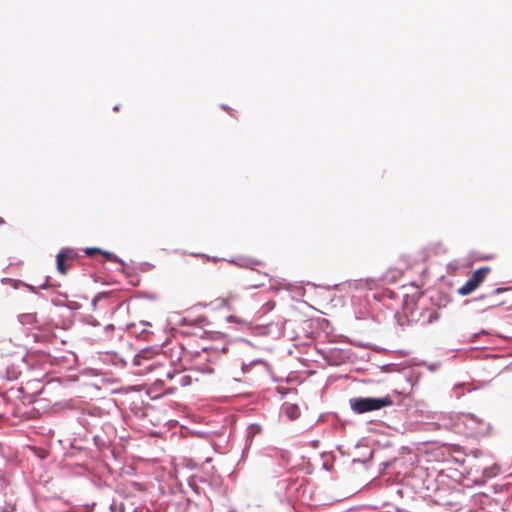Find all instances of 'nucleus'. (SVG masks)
<instances>
[{"label":"nucleus","instance_id":"f257e3e1","mask_svg":"<svg viewBox=\"0 0 512 512\" xmlns=\"http://www.w3.org/2000/svg\"><path fill=\"white\" fill-rule=\"evenodd\" d=\"M393 405L391 396L382 397H353L349 399V406L355 414H365L373 411H379L385 407Z\"/></svg>","mask_w":512,"mask_h":512},{"label":"nucleus","instance_id":"f03ea898","mask_svg":"<svg viewBox=\"0 0 512 512\" xmlns=\"http://www.w3.org/2000/svg\"><path fill=\"white\" fill-rule=\"evenodd\" d=\"M508 290L510 287H497L488 293H484L476 298L467 300L466 303L482 304L478 307L479 312L484 313L490 309L499 307L505 304V300L498 299V296Z\"/></svg>","mask_w":512,"mask_h":512},{"label":"nucleus","instance_id":"7ed1b4c3","mask_svg":"<svg viewBox=\"0 0 512 512\" xmlns=\"http://www.w3.org/2000/svg\"><path fill=\"white\" fill-rule=\"evenodd\" d=\"M490 268L482 266L474 270L468 280L458 288L457 293L461 296H467L474 292L485 280Z\"/></svg>","mask_w":512,"mask_h":512},{"label":"nucleus","instance_id":"20e7f679","mask_svg":"<svg viewBox=\"0 0 512 512\" xmlns=\"http://www.w3.org/2000/svg\"><path fill=\"white\" fill-rule=\"evenodd\" d=\"M18 321L22 325L31 326L38 331H45L48 324L54 325L53 320L40 323L36 313H23L18 315Z\"/></svg>","mask_w":512,"mask_h":512},{"label":"nucleus","instance_id":"39448f33","mask_svg":"<svg viewBox=\"0 0 512 512\" xmlns=\"http://www.w3.org/2000/svg\"><path fill=\"white\" fill-rule=\"evenodd\" d=\"M262 432V427L258 423H251L247 427L246 439H245V447L243 449V454L250 448L253 442V438Z\"/></svg>","mask_w":512,"mask_h":512},{"label":"nucleus","instance_id":"423d86ee","mask_svg":"<svg viewBox=\"0 0 512 512\" xmlns=\"http://www.w3.org/2000/svg\"><path fill=\"white\" fill-rule=\"evenodd\" d=\"M417 304L413 299H410L408 296L404 297L402 311L406 314L408 313L411 317L412 315H418V318L422 315V312L425 310L424 308L420 313H417Z\"/></svg>","mask_w":512,"mask_h":512},{"label":"nucleus","instance_id":"0eeeda50","mask_svg":"<svg viewBox=\"0 0 512 512\" xmlns=\"http://www.w3.org/2000/svg\"><path fill=\"white\" fill-rule=\"evenodd\" d=\"M395 318L398 325L400 326L410 325L418 321V315H412L411 318V316L408 313L405 314L403 311L401 313L397 312L395 314Z\"/></svg>","mask_w":512,"mask_h":512},{"label":"nucleus","instance_id":"6e6552de","mask_svg":"<svg viewBox=\"0 0 512 512\" xmlns=\"http://www.w3.org/2000/svg\"><path fill=\"white\" fill-rule=\"evenodd\" d=\"M58 325L54 323V325H51V324H48L46 326V330L45 331H39L40 333H36L33 335L34 337V340L36 342H39V341H43L45 340L50 334L51 336H53V329L54 328H57Z\"/></svg>","mask_w":512,"mask_h":512},{"label":"nucleus","instance_id":"1a4fd4ad","mask_svg":"<svg viewBox=\"0 0 512 512\" xmlns=\"http://www.w3.org/2000/svg\"><path fill=\"white\" fill-rule=\"evenodd\" d=\"M64 253L65 251H59L56 255V266L57 270L61 274H66L68 271V266L64 262Z\"/></svg>","mask_w":512,"mask_h":512},{"label":"nucleus","instance_id":"9d476101","mask_svg":"<svg viewBox=\"0 0 512 512\" xmlns=\"http://www.w3.org/2000/svg\"><path fill=\"white\" fill-rule=\"evenodd\" d=\"M255 365H263L266 368L268 367V364H267V362L265 360L254 359V360L250 361L249 363H242V365H241V372L243 374H246V373H248L250 371L251 367H253Z\"/></svg>","mask_w":512,"mask_h":512},{"label":"nucleus","instance_id":"9b49d317","mask_svg":"<svg viewBox=\"0 0 512 512\" xmlns=\"http://www.w3.org/2000/svg\"><path fill=\"white\" fill-rule=\"evenodd\" d=\"M28 448L32 454L40 460H45L49 455V451L46 448L38 446H29Z\"/></svg>","mask_w":512,"mask_h":512},{"label":"nucleus","instance_id":"f8f14e48","mask_svg":"<svg viewBox=\"0 0 512 512\" xmlns=\"http://www.w3.org/2000/svg\"><path fill=\"white\" fill-rule=\"evenodd\" d=\"M100 254L103 255V257L105 258L106 261H113V262L119 263L121 265H125L124 260L121 259L120 257H118L113 252L101 249Z\"/></svg>","mask_w":512,"mask_h":512},{"label":"nucleus","instance_id":"ddd939ff","mask_svg":"<svg viewBox=\"0 0 512 512\" xmlns=\"http://www.w3.org/2000/svg\"><path fill=\"white\" fill-rule=\"evenodd\" d=\"M111 293H112V292H110V291H103V292H99V293H97V294L93 297V299H92V301H91V305H92L93 309H96V307H97V303H98L99 301H101V300H103V299H106V298H109V297L111 296Z\"/></svg>","mask_w":512,"mask_h":512},{"label":"nucleus","instance_id":"4468645a","mask_svg":"<svg viewBox=\"0 0 512 512\" xmlns=\"http://www.w3.org/2000/svg\"><path fill=\"white\" fill-rule=\"evenodd\" d=\"M285 413L289 419L294 420L299 416V407L295 404H290L287 406Z\"/></svg>","mask_w":512,"mask_h":512},{"label":"nucleus","instance_id":"2eb2a0df","mask_svg":"<svg viewBox=\"0 0 512 512\" xmlns=\"http://www.w3.org/2000/svg\"><path fill=\"white\" fill-rule=\"evenodd\" d=\"M4 280H8V281H11L13 283V288L14 289H18L20 288L21 286H24L26 288H28L32 293H37L36 292V287L33 286V285H30V284H26L24 283L23 281L21 280H12V279H9V278H5Z\"/></svg>","mask_w":512,"mask_h":512},{"label":"nucleus","instance_id":"dca6fc26","mask_svg":"<svg viewBox=\"0 0 512 512\" xmlns=\"http://www.w3.org/2000/svg\"><path fill=\"white\" fill-rule=\"evenodd\" d=\"M111 512H125V505L122 502L112 501L109 507Z\"/></svg>","mask_w":512,"mask_h":512},{"label":"nucleus","instance_id":"f3484780","mask_svg":"<svg viewBox=\"0 0 512 512\" xmlns=\"http://www.w3.org/2000/svg\"><path fill=\"white\" fill-rule=\"evenodd\" d=\"M60 251H65L64 258L76 259L78 257V252L73 248L65 247Z\"/></svg>","mask_w":512,"mask_h":512},{"label":"nucleus","instance_id":"a211bd4d","mask_svg":"<svg viewBox=\"0 0 512 512\" xmlns=\"http://www.w3.org/2000/svg\"><path fill=\"white\" fill-rule=\"evenodd\" d=\"M138 354L142 357L144 360H148L152 357L153 350L151 347H145L141 349Z\"/></svg>","mask_w":512,"mask_h":512},{"label":"nucleus","instance_id":"6ab92c4d","mask_svg":"<svg viewBox=\"0 0 512 512\" xmlns=\"http://www.w3.org/2000/svg\"><path fill=\"white\" fill-rule=\"evenodd\" d=\"M260 264H261V262L258 260L246 258V259H242V263H240L239 266L252 267L253 265H260Z\"/></svg>","mask_w":512,"mask_h":512},{"label":"nucleus","instance_id":"aec40b11","mask_svg":"<svg viewBox=\"0 0 512 512\" xmlns=\"http://www.w3.org/2000/svg\"><path fill=\"white\" fill-rule=\"evenodd\" d=\"M420 365L427 367L432 372H435L440 368L441 362H434V363H430V364H428L426 362H422V363H420Z\"/></svg>","mask_w":512,"mask_h":512},{"label":"nucleus","instance_id":"412c9836","mask_svg":"<svg viewBox=\"0 0 512 512\" xmlns=\"http://www.w3.org/2000/svg\"><path fill=\"white\" fill-rule=\"evenodd\" d=\"M439 317H440V314L437 311H432L429 313L426 323L432 324V323L438 321Z\"/></svg>","mask_w":512,"mask_h":512},{"label":"nucleus","instance_id":"4be33fe9","mask_svg":"<svg viewBox=\"0 0 512 512\" xmlns=\"http://www.w3.org/2000/svg\"><path fill=\"white\" fill-rule=\"evenodd\" d=\"M480 498H481V504L484 505V506L491 507L492 506V501H494L495 504H497V500H491L489 498V496L486 495V494H483L482 496H480Z\"/></svg>","mask_w":512,"mask_h":512},{"label":"nucleus","instance_id":"5701e85b","mask_svg":"<svg viewBox=\"0 0 512 512\" xmlns=\"http://www.w3.org/2000/svg\"><path fill=\"white\" fill-rule=\"evenodd\" d=\"M101 251V248H98V247H88L84 250V253L86 256L88 257H91L93 256L95 253H100Z\"/></svg>","mask_w":512,"mask_h":512},{"label":"nucleus","instance_id":"b1692460","mask_svg":"<svg viewBox=\"0 0 512 512\" xmlns=\"http://www.w3.org/2000/svg\"><path fill=\"white\" fill-rule=\"evenodd\" d=\"M213 350L215 352H221V353H225L227 351V345H222L221 347H218V346H213V347H204L203 348V351H208V350Z\"/></svg>","mask_w":512,"mask_h":512},{"label":"nucleus","instance_id":"393cba45","mask_svg":"<svg viewBox=\"0 0 512 512\" xmlns=\"http://www.w3.org/2000/svg\"><path fill=\"white\" fill-rule=\"evenodd\" d=\"M191 383V377L190 376H182L180 379V385L181 386H188Z\"/></svg>","mask_w":512,"mask_h":512},{"label":"nucleus","instance_id":"a878e982","mask_svg":"<svg viewBox=\"0 0 512 512\" xmlns=\"http://www.w3.org/2000/svg\"><path fill=\"white\" fill-rule=\"evenodd\" d=\"M226 321L230 323H241L242 320L234 315H229L226 317Z\"/></svg>","mask_w":512,"mask_h":512},{"label":"nucleus","instance_id":"bb28decb","mask_svg":"<svg viewBox=\"0 0 512 512\" xmlns=\"http://www.w3.org/2000/svg\"><path fill=\"white\" fill-rule=\"evenodd\" d=\"M142 357L137 353L133 357V365L134 366H140L142 365Z\"/></svg>","mask_w":512,"mask_h":512},{"label":"nucleus","instance_id":"cd10ccee","mask_svg":"<svg viewBox=\"0 0 512 512\" xmlns=\"http://www.w3.org/2000/svg\"><path fill=\"white\" fill-rule=\"evenodd\" d=\"M194 508L195 509L198 508V504L193 502V501H191V500H188L187 501V511L186 512H190Z\"/></svg>","mask_w":512,"mask_h":512},{"label":"nucleus","instance_id":"c85d7f7f","mask_svg":"<svg viewBox=\"0 0 512 512\" xmlns=\"http://www.w3.org/2000/svg\"><path fill=\"white\" fill-rule=\"evenodd\" d=\"M392 366H393L392 363L384 364V365L381 366V371L385 372V373L390 372Z\"/></svg>","mask_w":512,"mask_h":512},{"label":"nucleus","instance_id":"c756f323","mask_svg":"<svg viewBox=\"0 0 512 512\" xmlns=\"http://www.w3.org/2000/svg\"><path fill=\"white\" fill-rule=\"evenodd\" d=\"M50 287L49 284V276L46 277V280L39 286L40 289H47Z\"/></svg>","mask_w":512,"mask_h":512},{"label":"nucleus","instance_id":"7c9ffc66","mask_svg":"<svg viewBox=\"0 0 512 512\" xmlns=\"http://www.w3.org/2000/svg\"><path fill=\"white\" fill-rule=\"evenodd\" d=\"M467 418H469L470 420H472V421H474L476 423H480V419L476 415H474L472 413H468L467 414Z\"/></svg>","mask_w":512,"mask_h":512},{"label":"nucleus","instance_id":"2f4dec72","mask_svg":"<svg viewBox=\"0 0 512 512\" xmlns=\"http://www.w3.org/2000/svg\"><path fill=\"white\" fill-rule=\"evenodd\" d=\"M467 418H469L470 420H472V421H474L476 423H480V419L476 415H474L472 413H468L467 414Z\"/></svg>","mask_w":512,"mask_h":512},{"label":"nucleus","instance_id":"473e14b6","mask_svg":"<svg viewBox=\"0 0 512 512\" xmlns=\"http://www.w3.org/2000/svg\"><path fill=\"white\" fill-rule=\"evenodd\" d=\"M372 455H373V451L371 450L370 453H369V458L368 459H363L362 460V459L357 458V459H353V462L365 463V462H367L372 457Z\"/></svg>","mask_w":512,"mask_h":512},{"label":"nucleus","instance_id":"72a5a7b5","mask_svg":"<svg viewBox=\"0 0 512 512\" xmlns=\"http://www.w3.org/2000/svg\"><path fill=\"white\" fill-rule=\"evenodd\" d=\"M76 305H77V304H76L75 302H70V303H68V304H65V306H66L68 309H71V310H72V309H76V308H77V307H76Z\"/></svg>","mask_w":512,"mask_h":512},{"label":"nucleus","instance_id":"f704fd0d","mask_svg":"<svg viewBox=\"0 0 512 512\" xmlns=\"http://www.w3.org/2000/svg\"><path fill=\"white\" fill-rule=\"evenodd\" d=\"M7 374H8V379L9 380H13V379L17 378V376L14 373H13V375H10V370L9 369H7Z\"/></svg>","mask_w":512,"mask_h":512},{"label":"nucleus","instance_id":"c9c22d12","mask_svg":"<svg viewBox=\"0 0 512 512\" xmlns=\"http://www.w3.org/2000/svg\"><path fill=\"white\" fill-rule=\"evenodd\" d=\"M52 303L55 305V306H65V304H63L62 302L60 301H55L53 300Z\"/></svg>","mask_w":512,"mask_h":512},{"label":"nucleus","instance_id":"e433bc0d","mask_svg":"<svg viewBox=\"0 0 512 512\" xmlns=\"http://www.w3.org/2000/svg\"><path fill=\"white\" fill-rule=\"evenodd\" d=\"M105 329L106 330H113L114 329V325L113 324H108V325H106Z\"/></svg>","mask_w":512,"mask_h":512},{"label":"nucleus","instance_id":"4c0bfd02","mask_svg":"<svg viewBox=\"0 0 512 512\" xmlns=\"http://www.w3.org/2000/svg\"><path fill=\"white\" fill-rule=\"evenodd\" d=\"M311 444H312V446H313V447H318V445H319V441H318V440H313V441L311 442Z\"/></svg>","mask_w":512,"mask_h":512},{"label":"nucleus","instance_id":"58836bf2","mask_svg":"<svg viewBox=\"0 0 512 512\" xmlns=\"http://www.w3.org/2000/svg\"><path fill=\"white\" fill-rule=\"evenodd\" d=\"M90 324H91V325H93V326H96V325H98L99 323H98V321H97V320L93 319V321H91V322H90Z\"/></svg>","mask_w":512,"mask_h":512},{"label":"nucleus","instance_id":"ea45409f","mask_svg":"<svg viewBox=\"0 0 512 512\" xmlns=\"http://www.w3.org/2000/svg\"><path fill=\"white\" fill-rule=\"evenodd\" d=\"M221 108L223 110H230V108L227 105H225V104L221 105Z\"/></svg>","mask_w":512,"mask_h":512},{"label":"nucleus","instance_id":"a19ab883","mask_svg":"<svg viewBox=\"0 0 512 512\" xmlns=\"http://www.w3.org/2000/svg\"><path fill=\"white\" fill-rule=\"evenodd\" d=\"M167 378L172 379V378H173V373L168 372V373H167Z\"/></svg>","mask_w":512,"mask_h":512},{"label":"nucleus","instance_id":"79ce46f5","mask_svg":"<svg viewBox=\"0 0 512 512\" xmlns=\"http://www.w3.org/2000/svg\"><path fill=\"white\" fill-rule=\"evenodd\" d=\"M5 224V220L3 218L0 217V226L4 225Z\"/></svg>","mask_w":512,"mask_h":512},{"label":"nucleus","instance_id":"37998d69","mask_svg":"<svg viewBox=\"0 0 512 512\" xmlns=\"http://www.w3.org/2000/svg\"><path fill=\"white\" fill-rule=\"evenodd\" d=\"M323 468L326 469V470H329V466L326 464V463H323Z\"/></svg>","mask_w":512,"mask_h":512},{"label":"nucleus","instance_id":"c03bdc74","mask_svg":"<svg viewBox=\"0 0 512 512\" xmlns=\"http://www.w3.org/2000/svg\"><path fill=\"white\" fill-rule=\"evenodd\" d=\"M113 110H114V111H118V110H119V105H115V106L113 107Z\"/></svg>","mask_w":512,"mask_h":512},{"label":"nucleus","instance_id":"a18cd8bd","mask_svg":"<svg viewBox=\"0 0 512 512\" xmlns=\"http://www.w3.org/2000/svg\"><path fill=\"white\" fill-rule=\"evenodd\" d=\"M336 287H337V285H334L333 287H331V286H326L325 288H326L327 290H330L331 288H336Z\"/></svg>","mask_w":512,"mask_h":512},{"label":"nucleus","instance_id":"49530a36","mask_svg":"<svg viewBox=\"0 0 512 512\" xmlns=\"http://www.w3.org/2000/svg\"><path fill=\"white\" fill-rule=\"evenodd\" d=\"M182 324H183V325L187 324V320H186V318H183V319H182Z\"/></svg>","mask_w":512,"mask_h":512},{"label":"nucleus","instance_id":"de8ad7c7","mask_svg":"<svg viewBox=\"0 0 512 512\" xmlns=\"http://www.w3.org/2000/svg\"><path fill=\"white\" fill-rule=\"evenodd\" d=\"M497 488H498V486H496V485H495V486H494V492H495V493H498V489H497Z\"/></svg>","mask_w":512,"mask_h":512},{"label":"nucleus","instance_id":"09e8293b","mask_svg":"<svg viewBox=\"0 0 512 512\" xmlns=\"http://www.w3.org/2000/svg\"><path fill=\"white\" fill-rule=\"evenodd\" d=\"M233 380H234V381H237V382H240V381H241V379L236 378V377H234V378H233Z\"/></svg>","mask_w":512,"mask_h":512},{"label":"nucleus","instance_id":"8fccbe9b","mask_svg":"<svg viewBox=\"0 0 512 512\" xmlns=\"http://www.w3.org/2000/svg\"><path fill=\"white\" fill-rule=\"evenodd\" d=\"M232 263H234V264H238V265H239L241 262H239V263H238L237 261L232 260Z\"/></svg>","mask_w":512,"mask_h":512},{"label":"nucleus","instance_id":"3c124183","mask_svg":"<svg viewBox=\"0 0 512 512\" xmlns=\"http://www.w3.org/2000/svg\"><path fill=\"white\" fill-rule=\"evenodd\" d=\"M232 263H234V264H238V265H239L241 262H239V263H238L237 261L232 260Z\"/></svg>","mask_w":512,"mask_h":512},{"label":"nucleus","instance_id":"603ef678","mask_svg":"<svg viewBox=\"0 0 512 512\" xmlns=\"http://www.w3.org/2000/svg\"><path fill=\"white\" fill-rule=\"evenodd\" d=\"M476 337H477V334H474L473 338L471 339V341H473Z\"/></svg>","mask_w":512,"mask_h":512},{"label":"nucleus","instance_id":"864d4df0","mask_svg":"<svg viewBox=\"0 0 512 512\" xmlns=\"http://www.w3.org/2000/svg\"><path fill=\"white\" fill-rule=\"evenodd\" d=\"M207 372H208V373H212V372H213V370L210 368V369H208V370H207Z\"/></svg>","mask_w":512,"mask_h":512},{"label":"nucleus","instance_id":"5fc2aeb1","mask_svg":"<svg viewBox=\"0 0 512 512\" xmlns=\"http://www.w3.org/2000/svg\"><path fill=\"white\" fill-rule=\"evenodd\" d=\"M308 284H309V285H312V286H314V287L316 286V285H315V283H310V282H308Z\"/></svg>","mask_w":512,"mask_h":512}]
</instances>
